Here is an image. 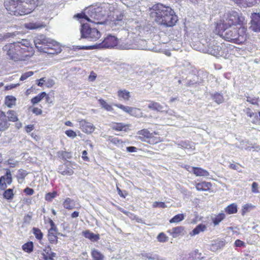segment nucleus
Returning a JSON list of instances; mask_svg holds the SVG:
<instances>
[{"mask_svg": "<svg viewBox=\"0 0 260 260\" xmlns=\"http://www.w3.org/2000/svg\"><path fill=\"white\" fill-rule=\"evenodd\" d=\"M63 166H60L59 168L58 172L59 173L62 174V175H68V176H71L73 174L74 171L72 169L65 167V168L63 169Z\"/></svg>", "mask_w": 260, "mask_h": 260, "instance_id": "nucleus-29", "label": "nucleus"}, {"mask_svg": "<svg viewBox=\"0 0 260 260\" xmlns=\"http://www.w3.org/2000/svg\"><path fill=\"white\" fill-rule=\"evenodd\" d=\"M207 229V227L205 225L203 224H200L198 225L196 228H194L191 232H190V235L191 236H195L196 235L199 234L201 232H204Z\"/></svg>", "mask_w": 260, "mask_h": 260, "instance_id": "nucleus-25", "label": "nucleus"}, {"mask_svg": "<svg viewBox=\"0 0 260 260\" xmlns=\"http://www.w3.org/2000/svg\"><path fill=\"white\" fill-rule=\"evenodd\" d=\"M207 51L209 54L214 56L220 55L222 53L221 47L219 45H217V43L215 41L210 43Z\"/></svg>", "mask_w": 260, "mask_h": 260, "instance_id": "nucleus-16", "label": "nucleus"}, {"mask_svg": "<svg viewBox=\"0 0 260 260\" xmlns=\"http://www.w3.org/2000/svg\"><path fill=\"white\" fill-rule=\"evenodd\" d=\"M24 192L27 195H32L34 193L33 189L27 187L24 190Z\"/></svg>", "mask_w": 260, "mask_h": 260, "instance_id": "nucleus-57", "label": "nucleus"}, {"mask_svg": "<svg viewBox=\"0 0 260 260\" xmlns=\"http://www.w3.org/2000/svg\"><path fill=\"white\" fill-rule=\"evenodd\" d=\"M211 184L210 182H202L196 184V188L199 191H207L210 189Z\"/></svg>", "mask_w": 260, "mask_h": 260, "instance_id": "nucleus-21", "label": "nucleus"}, {"mask_svg": "<svg viewBox=\"0 0 260 260\" xmlns=\"http://www.w3.org/2000/svg\"><path fill=\"white\" fill-rule=\"evenodd\" d=\"M258 97H251L249 96H246V101L249 102V103L254 105H258Z\"/></svg>", "mask_w": 260, "mask_h": 260, "instance_id": "nucleus-43", "label": "nucleus"}, {"mask_svg": "<svg viewBox=\"0 0 260 260\" xmlns=\"http://www.w3.org/2000/svg\"><path fill=\"white\" fill-rule=\"evenodd\" d=\"M4 198L7 200L13 199L14 196L13 190L12 189H8L5 191L3 194Z\"/></svg>", "mask_w": 260, "mask_h": 260, "instance_id": "nucleus-40", "label": "nucleus"}, {"mask_svg": "<svg viewBox=\"0 0 260 260\" xmlns=\"http://www.w3.org/2000/svg\"><path fill=\"white\" fill-rule=\"evenodd\" d=\"M149 11L150 17L160 25L171 27L178 20L177 15L171 8L165 7L160 4L154 5Z\"/></svg>", "mask_w": 260, "mask_h": 260, "instance_id": "nucleus-1", "label": "nucleus"}, {"mask_svg": "<svg viewBox=\"0 0 260 260\" xmlns=\"http://www.w3.org/2000/svg\"><path fill=\"white\" fill-rule=\"evenodd\" d=\"M64 208L67 209L72 210L76 208L75 202L74 200L70 199L67 198L63 203Z\"/></svg>", "mask_w": 260, "mask_h": 260, "instance_id": "nucleus-23", "label": "nucleus"}, {"mask_svg": "<svg viewBox=\"0 0 260 260\" xmlns=\"http://www.w3.org/2000/svg\"><path fill=\"white\" fill-rule=\"evenodd\" d=\"M46 96V93L45 92H42L41 93L38 94L35 97L33 98L31 102L32 104L35 105L39 103L41 100L43 99Z\"/></svg>", "mask_w": 260, "mask_h": 260, "instance_id": "nucleus-33", "label": "nucleus"}, {"mask_svg": "<svg viewBox=\"0 0 260 260\" xmlns=\"http://www.w3.org/2000/svg\"><path fill=\"white\" fill-rule=\"evenodd\" d=\"M250 17L249 29L255 32H260V13H253Z\"/></svg>", "mask_w": 260, "mask_h": 260, "instance_id": "nucleus-11", "label": "nucleus"}, {"mask_svg": "<svg viewBox=\"0 0 260 260\" xmlns=\"http://www.w3.org/2000/svg\"><path fill=\"white\" fill-rule=\"evenodd\" d=\"M119 41V39L118 40L117 38L114 36L110 35L107 37L101 43L96 44L95 45L90 46H83L80 47V49H88L94 48H113L115 46H117L118 47Z\"/></svg>", "mask_w": 260, "mask_h": 260, "instance_id": "nucleus-8", "label": "nucleus"}, {"mask_svg": "<svg viewBox=\"0 0 260 260\" xmlns=\"http://www.w3.org/2000/svg\"><path fill=\"white\" fill-rule=\"evenodd\" d=\"M117 95L119 99H122L124 101L129 100L130 98V92L126 90H118Z\"/></svg>", "mask_w": 260, "mask_h": 260, "instance_id": "nucleus-28", "label": "nucleus"}, {"mask_svg": "<svg viewBox=\"0 0 260 260\" xmlns=\"http://www.w3.org/2000/svg\"><path fill=\"white\" fill-rule=\"evenodd\" d=\"M34 75V72L32 71H29L27 72H26L22 74L20 78V80L21 81H24L26 80L28 77L32 76Z\"/></svg>", "mask_w": 260, "mask_h": 260, "instance_id": "nucleus-50", "label": "nucleus"}, {"mask_svg": "<svg viewBox=\"0 0 260 260\" xmlns=\"http://www.w3.org/2000/svg\"><path fill=\"white\" fill-rule=\"evenodd\" d=\"M22 249L28 253H30L33 251L34 245L32 242H29L22 245Z\"/></svg>", "mask_w": 260, "mask_h": 260, "instance_id": "nucleus-35", "label": "nucleus"}, {"mask_svg": "<svg viewBox=\"0 0 260 260\" xmlns=\"http://www.w3.org/2000/svg\"><path fill=\"white\" fill-rule=\"evenodd\" d=\"M137 150V148L134 146H129V147H126V150H127V151H128L129 152H136Z\"/></svg>", "mask_w": 260, "mask_h": 260, "instance_id": "nucleus-61", "label": "nucleus"}, {"mask_svg": "<svg viewBox=\"0 0 260 260\" xmlns=\"http://www.w3.org/2000/svg\"><path fill=\"white\" fill-rule=\"evenodd\" d=\"M10 59L14 61L24 60L32 54L30 43L27 40L7 44L3 47Z\"/></svg>", "mask_w": 260, "mask_h": 260, "instance_id": "nucleus-2", "label": "nucleus"}, {"mask_svg": "<svg viewBox=\"0 0 260 260\" xmlns=\"http://www.w3.org/2000/svg\"><path fill=\"white\" fill-rule=\"evenodd\" d=\"M191 169L192 170V172L197 176L206 177L209 175V173L207 171L201 168L192 167Z\"/></svg>", "mask_w": 260, "mask_h": 260, "instance_id": "nucleus-18", "label": "nucleus"}, {"mask_svg": "<svg viewBox=\"0 0 260 260\" xmlns=\"http://www.w3.org/2000/svg\"><path fill=\"white\" fill-rule=\"evenodd\" d=\"M91 255L95 260H104L105 258L104 255L96 249H91Z\"/></svg>", "mask_w": 260, "mask_h": 260, "instance_id": "nucleus-22", "label": "nucleus"}, {"mask_svg": "<svg viewBox=\"0 0 260 260\" xmlns=\"http://www.w3.org/2000/svg\"><path fill=\"white\" fill-rule=\"evenodd\" d=\"M34 43L36 48L40 52L48 54H57L62 51L59 43L43 35L36 37Z\"/></svg>", "mask_w": 260, "mask_h": 260, "instance_id": "nucleus-4", "label": "nucleus"}, {"mask_svg": "<svg viewBox=\"0 0 260 260\" xmlns=\"http://www.w3.org/2000/svg\"><path fill=\"white\" fill-rule=\"evenodd\" d=\"M224 245L225 243L223 241H215L210 245L209 249L213 252H216L223 248Z\"/></svg>", "mask_w": 260, "mask_h": 260, "instance_id": "nucleus-20", "label": "nucleus"}, {"mask_svg": "<svg viewBox=\"0 0 260 260\" xmlns=\"http://www.w3.org/2000/svg\"><path fill=\"white\" fill-rule=\"evenodd\" d=\"M46 81V80L45 78H42L39 80L38 85L41 87L44 85Z\"/></svg>", "mask_w": 260, "mask_h": 260, "instance_id": "nucleus-64", "label": "nucleus"}, {"mask_svg": "<svg viewBox=\"0 0 260 260\" xmlns=\"http://www.w3.org/2000/svg\"><path fill=\"white\" fill-rule=\"evenodd\" d=\"M153 207L164 208H166L167 206H166L165 203L164 202H155L153 204Z\"/></svg>", "mask_w": 260, "mask_h": 260, "instance_id": "nucleus-55", "label": "nucleus"}, {"mask_svg": "<svg viewBox=\"0 0 260 260\" xmlns=\"http://www.w3.org/2000/svg\"><path fill=\"white\" fill-rule=\"evenodd\" d=\"M115 106L128 114H129L132 108L131 107L124 106L121 104H115Z\"/></svg>", "mask_w": 260, "mask_h": 260, "instance_id": "nucleus-45", "label": "nucleus"}, {"mask_svg": "<svg viewBox=\"0 0 260 260\" xmlns=\"http://www.w3.org/2000/svg\"><path fill=\"white\" fill-rule=\"evenodd\" d=\"M18 163V162L17 161L12 159H9L7 161V165L12 168L15 167L17 165Z\"/></svg>", "mask_w": 260, "mask_h": 260, "instance_id": "nucleus-54", "label": "nucleus"}, {"mask_svg": "<svg viewBox=\"0 0 260 260\" xmlns=\"http://www.w3.org/2000/svg\"><path fill=\"white\" fill-rule=\"evenodd\" d=\"M141 112L140 109L132 107L129 114L135 117H139L141 115Z\"/></svg>", "mask_w": 260, "mask_h": 260, "instance_id": "nucleus-41", "label": "nucleus"}, {"mask_svg": "<svg viewBox=\"0 0 260 260\" xmlns=\"http://www.w3.org/2000/svg\"><path fill=\"white\" fill-rule=\"evenodd\" d=\"M235 246L236 247L245 246V243L243 241L238 239L236 240L235 242Z\"/></svg>", "mask_w": 260, "mask_h": 260, "instance_id": "nucleus-56", "label": "nucleus"}, {"mask_svg": "<svg viewBox=\"0 0 260 260\" xmlns=\"http://www.w3.org/2000/svg\"><path fill=\"white\" fill-rule=\"evenodd\" d=\"M78 122H79L80 128L85 133L91 134L95 129V126L93 124L86 120H79Z\"/></svg>", "mask_w": 260, "mask_h": 260, "instance_id": "nucleus-13", "label": "nucleus"}, {"mask_svg": "<svg viewBox=\"0 0 260 260\" xmlns=\"http://www.w3.org/2000/svg\"><path fill=\"white\" fill-rule=\"evenodd\" d=\"M214 100L218 104H220L223 102V98L222 95L218 93H216L214 94Z\"/></svg>", "mask_w": 260, "mask_h": 260, "instance_id": "nucleus-48", "label": "nucleus"}, {"mask_svg": "<svg viewBox=\"0 0 260 260\" xmlns=\"http://www.w3.org/2000/svg\"><path fill=\"white\" fill-rule=\"evenodd\" d=\"M57 194L56 192H49L46 194L45 199L46 201H51Z\"/></svg>", "mask_w": 260, "mask_h": 260, "instance_id": "nucleus-51", "label": "nucleus"}, {"mask_svg": "<svg viewBox=\"0 0 260 260\" xmlns=\"http://www.w3.org/2000/svg\"><path fill=\"white\" fill-rule=\"evenodd\" d=\"M65 134L67 136L72 138H75L77 136L76 132L71 129L66 131Z\"/></svg>", "mask_w": 260, "mask_h": 260, "instance_id": "nucleus-53", "label": "nucleus"}, {"mask_svg": "<svg viewBox=\"0 0 260 260\" xmlns=\"http://www.w3.org/2000/svg\"><path fill=\"white\" fill-rule=\"evenodd\" d=\"M148 107L152 110L158 112H162L164 111V107L162 105L157 102L152 101H149Z\"/></svg>", "mask_w": 260, "mask_h": 260, "instance_id": "nucleus-19", "label": "nucleus"}, {"mask_svg": "<svg viewBox=\"0 0 260 260\" xmlns=\"http://www.w3.org/2000/svg\"><path fill=\"white\" fill-rule=\"evenodd\" d=\"M142 257L144 260H165L157 254L150 253L142 254Z\"/></svg>", "mask_w": 260, "mask_h": 260, "instance_id": "nucleus-27", "label": "nucleus"}, {"mask_svg": "<svg viewBox=\"0 0 260 260\" xmlns=\"http://www.w3.org/2000/svg\"><path fill=\"white\" fill-rule=\"evenodd\" d=\"M7 118L9 121L13 122L17 121L18 118L16 114L14 111L9 110L7 112Z\"/></svg>", "mask_w": 260, "mask_h": 260, "instance_id": "nucleus-38", "label": "nucleus"}, {"mask_svg": "<svg viewBox=\"0 0 260 260\" xmlns=\"http://www.w3.org/2000/svg\"><path fill=\"white\" fill-rule=\"evenodd\" d=\"M184 231V228L183 226H177L174 228L172 229L170 232L171 235L173 238H176L178 237L183 231Z\"/></svg>", "mask_w": 260, "mask_h": 260, "instance_id": "nucleus-31", "label": "nucleus"}, {"mask_svg": "<svg viewBox=\"0 0 260 260\" xmlns=\"http://www.w3.org/2000/svg\"><path fill=\"white\" fill-rule=\"evenodd\" d=\"M157 239L160 242H165L168 240V237L164 233H161L157 236Z\"/></svg>", "mask_w": 260, "mask_h": 260, "instance_id": "nucleus-47", "label": "nucleus"}, {"mask_svg": "<svg viewBox=\"0 0 260 260\" xmlns=\"http://www.w3.org/2000/svg\"><path fill=\"white\" fill-rule=\"evenodd\" d=\"M258 184L257 183L254 182L252 183L251 185V191L253 193H258L259 190L258 189Z\"/></svg>", "mask_w": 260, "mask_h": 260, "instance_id": "nucleus-52", "label": "nucleus"}, {"mask_svg": "<svg viewBox=\"0 0 260 260\" xmlns=\"http://www.w3.org/2000/svg\"><path fill=\"white\" fill-rule=\"evenodd\" d=\"M178 145L181 148L187 149L194 150L195 149L194 143L188 141H181L178 143Z\"/></svg>", "mask_w": 260, "mask_h": 260, "instance_id": "nucleus-24", "label": "nucleus"}, {"mask_svg": "<svg viewBox=\"0 0 260 260\" xmlns=\"http://www.w3.org/2000/svg\"><path fill=\"white\" fill-rule=\"evenodd\" d=\"M101 9L100 7H90L88 9L86 12L87 15L82 13L77 14L74 17L77 18L78 19H84L89 22L96 24H101V22L100 20L105 15V13L102 12Z\"/></svg>", "mask_w": 260, "mask_h": 260, "instance_id": "nucleus-7", "label": "nucleus"}, {"mask_svg": "<svg viewBox=\"0 0 260 260\" xmlns=\"http://www.w3.org/2000/svg\"><path fill=\"white\" fill-rule=\"evenodd\" d=\"M99 102L102 108L105 109L108 111H112L113 109L112 106L109 105L105 100L100 99L99 100Z\"/></svg>", "mask_w": 260, "mask_h": 260, "instance_id": "nucleus-36", "label": "nucleus"}, {"mask_svg": "<svg viewBox=\"0 0 260 260\" xmlns=\"http://www.w3.org/2000/svg\"><path fill=\"white\" fill-rule=\"evenodd\" d=\"M41 3V0H6L5 7L11 15L20 16L29 14Z\"/></svg>", "mask_w": 260, "mask_h": 260, "instance_id": "nucleus-3", "label": "nucleus"}, {"mask_svg": "<svg viewBox=\"0 0 260 260\" xmlns=\"http://www.w3.org/2000/svg\"><path fill=\"white\" fill-rule=\"evenodd\" d=\"M9 125L5 112L0 111V131H5L8 128Z\"/></svg>", "mask_w": 260, "mask_h": 260, "instance_id": "nucleus-17", "label": "nucleus"}, {"mask_svg": "<svg viewBox=\"0 0 260 260\" xmlns=\"http://www.w3.org/2000/svg\"><path fill=\"white\" fill-rule=\"evenodd\" d=\"M34 128V126L33 124L27 125L25 126V131L27 133H30L31 131H32Z\"/></svg>", "mask_w": 260, "mask_h": 260, "instance_id": "nucleus-60", "label": "nucleus"}, {"mask_svg": "<svg viewBox=\"0 0 260 260\" xmlns=\"http://www.w3.org/2000/svg\"><path fill=\"white\" fill-rule=\"evenodd\" d=\"M87 152L86 150H84L82 152V157L84 160L88 161L89 160V158L87 156Z\"/></svg>", "mask_w": 260, "mask_h": 260, "instance_id": "nucleus-63", "label": "nucleus"}, {"mask_svg": "<svg viewBox=\"0 0 260 260\" xmlns=\"http://www.w3.org/2000/svg\"><path fill=\"white\" fill-rule=\"evenodd\" d=\"M32 112L36 115H41L42 113V110L38 108H34L32 110Z\"/></svg>", "mask_w": 260, "mask_h": 260, "instance_id": "nucleus-59", "label": "nucleus"}, {"mask_svg": "<svg viewBox=\"0 0 260 260\" xmlns=\"http://www.w3.org/2000/svg\"><path fill=\"white\" fill-rule=\"evenodd\" d=\"M16 100V98L13 96H7L5 99V104L8 107L11 108L15 104Z\"/></svg>", "mask_w": 260, "mask_h": 260, "instance_id": "nucleus-34", "label": "nucleus"}, {"mask_svg": "<svg viewBox=\"0 0 260 260\" xmlns=\"http://www.w3.org/2000/svg\"><path fill=\"white\" fill-rule=\"evenodd\" d=\"M32 233L35 236L36 239H37L38 240L40 241L42 239L43 234L39 229L37 228H33Z\"/></svg>", "mask_w": 260, "mask_h": 260, "instance_id": "nucleus-37", "label": "nucleus"}, {"mask_svg": "<svg viewBox=\"0 0 260 260\" xmlns=\"http://www.w3.org/2000/svg\"><path fill=\"white\" fill-rule=\"evenodd\" d=\"M184 219V216L183 214H179L174 216L170 220V223H178L182 221Z\"/></svg>", "mask_w": 260, "mask_h": 260, "instance_id": "nucleus-39", "label": "nucleus"}, {"mask_svg": "<svg viewBox=\"0 0 260 260\" xmlns=\"http://www.w3.org/2000/svg\"><path fill=\"white\" fill-rule=\"evenodd\" d=\"M221 32V36L228 41L232 42L235 43L241 44L245 40L244 35L245 32L244 27L239 28L243 34H240L238 30V27H225L224 28H219Z\"/></svg>", "mask_w": 260, "mask_h": 260, "instance_id": "nucleus-5", "label": "nucleus"}, {"mask_svg": "<svg viewBox=\"0 0 260 260\" xmlns=\"http://www.w3.org/2000/svg\"><path fill=\"white\" fill-rule=\"evenodd\" d=\"M225 214L223 213H221L215 216L214 217H212V219L214 225H218L222 220L225 218Z\"/></svg>", "mask_w": 260, "mask_h": 260, "instance_id": "nucleus-32", "label": "nucleus"}, {"mask_svg": "<svg viewBox=\"0 0 260 260\" xmlns=\"http://www.w3.org/2000/svg\"><path fill=\"white\" fill-rule=\"evenodd\" d=\"M224 211L228 214H233L236 213L238 211L237 205L235 203H232L227 206Z\"/></svg>", "mask_w": 260, "mask_h": 260, "instance_id": "nucleus-26", "label": "nucleus"}, {"mask_svg": "<svg viewBox=\"0 0 260 260\" xmlns=\"http://www.w3.org/2000/svg\"><path fill=\"white\" fill-rule=\"evenodd\" d=\"M25 27L29 29H35L40 28H44L45 27V25L43 23L42 24H41L37 22H32L26 24Z\"/></svg>", "mask_w": 260, "mask_h": 260, "instance_id": "nucleus-30", "label": "nucleus"}, {"mask_svg": "<svg viewBox=\"0 0 260 260\" xmlns=\"http://www.w3.org/2000/svg\"><path fill=\"white\" fill-rule=\"evenodd\" d=\"M12 182V174L10 170L7 169L5 175L0 177V188L4 190L7 187V184H10Z\"/></svg>", "mask_w": 260, "mask_h": 260, "instance_id": "nucleus-14", "label": "nucleus"}, {"mask_svg": "<svg viewBox=\"0 0 260 260\" xmlns=\"http://www.w3.org/2000/svg\"><path fill=\"white\" fill-rule=\"evenodd\" d=\"M46 82L47 87H52L55 84L54 80L50 79H48Z\"/></svg>", "mask_w": 260, "mask_h": 260, "instance_id": "nucleus-62", "label": "nucleus"}, {"mask_svg": "<svg viewBox=\"0 0 260 260\" xmlns=\"http://www.w3.org/2000/svg\"><path fill=\"white\" fill-rule=\"evenodd\" d=\"M135 37L133 35H128V37L124 40L120 39L119 41L118 48L120 49H135V48H125L124 46H127L133 44H136L135 42Z\"/></svg>", "mask_w": 260, "mask_h": 260, "instance_id": "nucleus-15", "label": "nucleus"}, {"mask_svg": "<svg viewBox=\"0 0 260 260\" xmlns=\"http://www.w3.org/2000/svg\"><path fill=\"white\" fill-rule=\"evenodd\" d=\"M254 206L251 204H246L242 206V215H244L245 214L249 212L250 209L254 208Z\"/></svg>", "mask_w": 260, "mask_h": 260, "instance_id": "nucleus-42", "label": "nucleus"}, {"mask_svg": "<svg viewBox=\"0 0 260 260\" xmlns=\"http://www.w3.org/2000/svg\"><path fill=\"white\" fill-rule=\"evenodd\" d=\"M135 42L136 44H133L124 46L125 48H135V49L147 50L149 48L147 46V43L146 40L140 39L138 37H135Z\"/></svg>", "mask_w": 260, "mask_h": 260, "instance_id": "nucleus-12", "label": "nucleus"}, {"mask_svg": "<svg viewBox=\"0 0 260 260\" xmlns=\"http://www.w3.org/2000/svg\"><path fill=\"white\" fill-rule=\"evenodd\" d=\"M126 126L124 125L123 123H116L115 125L113 126V128L115 130L118 131H125Z\"/></svg>", "mask_w": 260, "mask_h": 260, "instance_id": "nucleus-49", "label": "nucleus"}, {"mask_svg": "<svg viewBox=\"0 0 260 260\" xmlns=\"http://www.w3.org/2000/svg\"><path fill=\"white\" fill-rule=\"evenodd\" d=\"M85 237L90 239V240L96 241L99 239V236L89 232L85 233Z\"/></svg>", "mask_w": 260, "mask_h": 260, "instance_id": "nucleus-46", "label": "nucleus"}, {"mask_svg": "<svg viewBox=\"0 0 260 260\" xmlns=\"http://www.w3.org/2000/svg\"><path fill=\"white\" fill-rule=\"evenodd\" d=\"M48 240L51 243H56L57 241V237L55 233H48Z\"/></svg>", "mask_w": 260, "mask_h": 260, "instance_id": "nucleus-44", "label": "nucleus"}, {"mask_svg": "<svg viewBox=\"0 0 260 260\" xmlns=\"http://www.w3.org/2000/svg\"><path fill=\"white\" fill-rule=\"evenodd\" d=\"M245 21L244 17L239 13L232 11L225 13L218 24L219 28L232 27V25H242Z\"/></svg>", "mask_w": 260, "mask_h": 260, "instance_id": "nucleus-6", "label": "nucleus"}, {"mask_svg": "<svg viewBox=\"0 0 260 260\" xmlns=\"http://www.w3.org/2000/svg\"><path fill=\"white\" fill-rule=\"evenodd\" d=\"M62 156L63 158L67 159V158H71L72 157V154L70 152H62Z\"/></svg>", "mask_w": 260, "mask_h": 260, "instance_id": "nucleus-58", "label": "nucleus"}, {"mask_svg": "<svg viewBox=\"0 0 260 260\" xmlns=\"http://www.w3.org/2000/svg\"><path fill=\"white\" fill-rule=\"evenodd\" d=\"M80 32L82 38L86 39L90 41H95L101 36L100 32L97 29L90 27L87 23L81 25Z\"/></svg>", "mask_w": 260, "mask_h": 260, "instance_id": "nucleus-9", "label": "nucleus"}, {"mask_svg": "<svg viewBox=\"0 0 260 260\" xmlns=\"http://www.w3.org/2000/svg\"><path fill=\"white\" fill-rule=\"evenodd\" d=\"M138 134L140 135L139 137L141 140L148 142L150 143L155 144L161 141L159 137L154 136V135H158V133L154 132L153 133H151L146 129L139 131Z\"/></svg>", "mask_w": 260, "mask_h": 260, "instance_id": "nucleus-10", "label": "nucleus"}]
</instances>
